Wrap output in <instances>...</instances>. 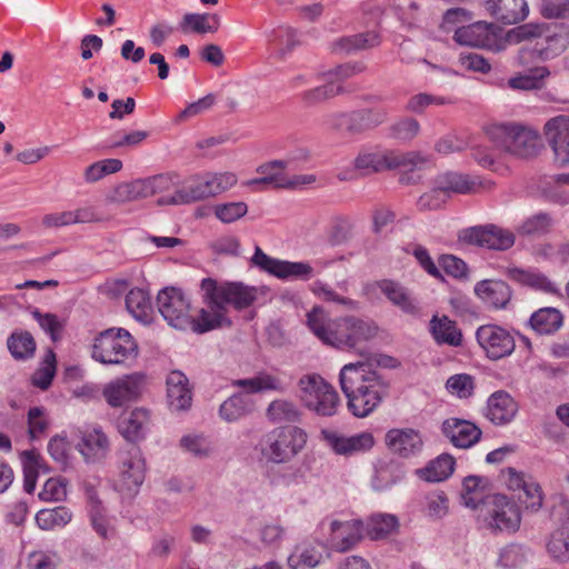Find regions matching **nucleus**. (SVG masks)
<instances>
[{"mask_svg": "<svg viewBox=\"0 0 569 569\" xmlns=\"http://www.w3.org/2000/svg\"><path fill=\"white\" fill-rule=\"evenodd\" d=\"M508 37L517 43L526 42L515 59L517 66L529 67L553 60L569 48V24L530 22L509 30Z\"/></svg>", "mask_w": 569, "mask_h": 569, "instance_id": "obj_1", "label": "nucleus"}, {"mask_svg": "<svg viewBox=\"0 0 569 569\" xmlns=\"http://www.w3.org/2000/svg\"><path fill=\"white\" fill-rule=\"evenodd\" d=\"M349 411L357 418L372 413L388 396L389 385L366 362L345 365L339 373Z\"/></svg>", "mask_w": 569, "mask_h": 569, "instance_id": "obj_2", "label": "nucleus"}, {"mask_svg": "<svg viewBox=\"0 0 569 569\" xmlns=\"http://www.w3.org/2000/svg\"><path fill=\"white\" fill-rule=\"evenodd\" d=\"M307 326L323 345L340 350L353 349L378 333L371 320L353 316L331 319L321 307H313L307 313Z\"/></svg>", "mask_w": 569, "mask_h": 569, "instance_id": "obj_3", "label": "nucleus"}, {"mask_svg": "<svg viewBox=\"0 0 569 569\" xmlns=\"http://www.w3.org/2000/svg\"><path fill=\"white\" fill-rule=\"evenodd\" d=\"M431 164V157L421 151H361L353 160L355 169L365 174L382 173L385 171L393 170L410 173L429 168Z\"/></svg>", "mask_w": 569, "mask_h": 569, "instance_id": "obj_4", "label": "nucleus"}, {"mask_svg": "<svg viewBox=\"0 0 569 569\" xmlns=\"http://www.w3.org/2000/svg\"><path fill=\"white\" fill-rule=\"evenodd\" d=\"M91 356L103 365H123L137 358L138 345L128 330L110 328L94 338Z\"/></svg>", "mask_w": 569, "mask_h": 569, "instance_id": "obj_5", "label": "nucleus"}, {"mask_svg": "<svg viewBox=\"0 0 569 569\" xmlns=\"http://www.w3.org/2000/svg\"><path fill=\"white\" fill-rule=\"evenodd\" d=\"M301 403L320 417H332L340 406L336 389L318 373H307L298 380Z\"/></svg>", "mask_w": 569, "mask_h": 569, "instance_id": "obj_6", "label": "nucleus"}, {"mask_svg": "<svg viewBox=\"0 0 569 569\" xmlns=\"http://www.w3.org/2000/svg\"><path fill=\"white\" fill-rule=\"evenodd\" d=\"M488 134L498 147L521 158L535 157L542 148L538 131L520 124H496Z\"/></svg>", "mask_w": 569, "mask_h": 569, "instance_id": "obj_7", "label": "nucleus"}, {"mask_svg": "<svg viewBox=\"0 0 569 569\" xmlns=\"http://www.w3.org/2000/svg\"><path fill=\"white\" fill-rule=\"evenodd\" d=\"M147 462L141 449L131 446L121 450L118 457V473L113 481V488L122 500H132L144 482Z\"/></svg>", "mask_w": 569, "mask_h": 569, "instance_id": "obj_8", "label": "nucleus"}, {"mask_svg": "<svg viewBox=\"0 0 569 569\" xmlns=\"http://www.w3.org/2000/svg\"><path fill=\"white\" fill-rule=\"evenodd\" d=\"M307 443V433L299 427L279 428L267 435L261 453L271 462L290 461Z\"/></svg>", "mask_w": 569, "mask_h": 569, "instance_id": "obj_9", "label": "nucleus"}, {"mask_svg": "<svg viewBox=\"0 0 569 569\" xmlns=\"http://www.w3.org/2000/svg\"><path fill=\"white\" fill-rule=\"evenodd\" d=\"M493 187V180H436L431 190L420 196L418 204L421 209L435 210L455 194L483 193Z\"/></svg>", "mask_w": 569, "mask_h": 569, "instance_id": "obj_10", "label": "nucleus"}, {"mask_svg": "<svg viewBox=\"0 0 569 569\" xmlns=\"http://www.w3.org/2000/svg\"><path fill=\"white\" fill-rule=\"evenodd\" d=\"M453 39L462 46L487 49L492 52L506 50L509 39L508 32L502 36L501 30L493 23L478 21L468 26L458 27L455 30Z\"/></svg>", "mask_w": 569, "mask_h": 569, "instance_id": "obj_11", "label": "nucleus"}, {"mask_svg": "<svg viewBox=\"0 0 569 569\" xmlns=\"http://www.w3.org/2000/svg\"><path fill=\"white\" fill-rule=\"evenodd\" d=\"M157 306L169 326L187 330L192 323L190 300L180 289L170 287L160 290L157 296Z\"/></svg>", "mask_w": 569, "mask_h": 569, "instance_id": "obj_12", "label": "nucleus"}, {"mask_svg": "<svg viewBox=\"0 0 569 569\" xmlns=\"http://www.w3.org/2000/svg\"><path fill=\"white\" fill-rule=\"evenodd\" d=\"M481 511H485L486 521L491 529L516 532L520 527V510L505 495L486 497Z\"/></svg>", "mask_w": 569, "mask_h": 569, "instance_id": "obj_13", "label": "nucleus"}, {"mask_svg": "<svg viewBox=\"0 0 569 569\" xmlns=\"http://www.w3.org/2000/svg\"><path fill=\"white\" fill-rule=\"evenodd\" d=\"M202 292L214 296L222 307L231 305L237 310L250 307L257 299L258 290L242 282H226L218 284L216 280L206 278L201 281Z\"/></svg>", "mask_w": 569, "mask_h": 569, "instance_id": "obj_14", "label": "nucleus"}, {"mask_svg": "<svg viewBox=\"0 0 569 569\" xmlns=\"http://www.w3.org/2000/svg\"><path fill=\"white\" fill-rule=\"evenodd\" d=\"M232 187L230 180H188L172 196L162 197L160 204H186L214 197Z\"/></svg>", "mask_w": 569, "mask_h": 569, "instance_id": "obj_15", "label": "nucleus"}, {"mask_svg": "<svg viewBox=\"0 0 569 569\" xmlns=\"http://www.w3.org/2000/svg\"><path fill=\"white\" fill-rule=\"evenodd\" d=\"M459 241L492 250H507L515 243V234L496 224L475 226L458 233Z\"/></svg>", "mask_w": 569, "mask_h": 569, "instance_id": "obj_16", "label": "nucleus"}, {"mask_svg": "<svg viewBox=\"0 0 569 569\" xmlns=\"http://www.w3.org/2000/svg\"><path fill=\"white\" fill-rule=\"evenodd\" d=\"M362 67L358 64H341L332 70L327 71L323 77L326 83L301 93V100L308 107L321 103L330 98H333L342 92L341 82L360 72Z\"/></svg>", "mask_w": 569, "mask_h": 569, "instance_id": "obj_17", "label": "nucleus"}, {"mask_svg": "<svg viewBox=\"0 0 569 569\" xmlns=\"http://www.w3.org/2000/svg\"><path fill=\"white\" fill-rule=\"evenodd\" d=\"M476 338L486 355L493 360L511 355L516 348L513 336L497 325L480 326L476 331Z\"/></svg>", "mask_w": 569, "mask_h": 569, "instance_id": "obj_18", "label": "nucleus"}, {"mask_svg": "<svg viewBox=\"0 0 569 569\" xmlns=\"http://www.w3.org/2000/svg\"><path fill=\"white\" fill-rule=\"evenodd\" d=\"M546 141L559 167H569V116L550 118L543 126Z\"/></svg>", "mask_w": 569, "mask_h": 569, "instance_id": "obj_19", "label": "nucleus"}, {"mask_svg": "<svg viewBox=\"0 0 569 569\" xmlns=\"http://www.w3.org/2000/svg\"><path fill=\"white\" fill-rule=\"evenodd\" d=\"M321 439L338 456L351 457L369 451L375 446V438L370 432H360L346 436L338 431L323 429Z\"/></svg>", "mask_w": 569, "mask_h": 569, "instance_id": "obj_20", "label": "nucleus"}, {"mask_svg": "<svg viewBox=\"0 0 569 569\" xmlns=\"http://www.w3.org/2000/svg\"><path fill=\"white\" fill-rule=\"evenodd\" d=\"M380 291L395 307L399 308L403 313L411 317H418L421 308L417 300L411 296L410 291L393 280L383 279L368 283L365 287L367 295H375Z\"/></svg>", "mask_w": 569, "mask_h": 569, "instance_id": "obj_21", "label": "nucleus"}, {"mask_svg": "<svg viewBox=\"0 0 569 569\" xmlns=\"http://www.w3.org/2000/svg\"><path fill=\"white\" fill-rule=\"evenodd\" d=\"M203 307L198 316L192 315L191 331L196 333H204L214 329L231 327L232 321L228 316V308L220 306L214 296L203 292Z\"/></svg>", "mask_w": 569, "mask_h": 569, "instance_id": "obj_22", "label": "nucleus"}, {"mask_svg": "<svg viewBox=\"0 0 569 569\" xmlns=\"http://www.w3.org/2000/svg\"><path fill=\"white\" fill-rule=\"evenodd\" d=\"M142 382L141 373L127 375L109 382L103 388L102 395L109 406L119 408L138 399Z\"/></svg>", "mask_w": 569, "mask_h": 569, "instance_id": "obj_23", "label": "nucleus"}, {"mask_svg": "<svg viewBox=\"0 0 569 569\" xmlns=\"http://www.w3.org/2000/svg\"><path fill=\"white\" fill-rule=\"evenodd\" d=\"M363 526L358 519L346 521L333 520L330 523L328 543L337 552L352 549L362 538Z\"/></svg>", "mask_w": 569, "mask_h": 569, "instance_id": "obj_24", "label": "nucleus"}, {"mask_svg": "<svg viewBox=\"0 0 569 569\" xmlns=\"http://www.w3.org/2000/svg\"><path fill=\"white\" fill-rule=\"evenodd\" d=\"M386 446L401 458H410L418 455L423 446L419 431L412 428H395L386 433Z\"/></svg>", "mask_w": 569, "mask_h": 569, "instance_id": "obj_25", "label": "nucleus"}, {"mask_svg": "<svg viewBox=\"0 0 569 569\" xmlns=\"http://www.w3.org/2000/svg\"><path fill=\"white\" fill-rule=\"evenodd\" d=\"M441 430L455 447L462 449L470 448L481 437V430L475 423L459 418L446 419Z\"/></svg>", "mask_w": 569, "mask_h": 569, "instance_id": "obj_26", "label": "nucleus"}, {"mask_svg": "<svg viewBox=\"0 0 569 569\" xmlns=\"http://www.w3.org/2000/svg\"><path fill=\"white\" fill-rule=\"evenodd\" d=\"M483 7L495 20L503 24H516L529 13L526 0H485Z\"/></svg>", "mask_w": 569, "mask_h": 569, "instance_id": "obj_27", "label": "nucleus"}, {"mask_svg": "<svg viewBox=\"0 0 569 569\" xmlns=\"http://www.w3.org/2000/svg\"><path fill=\"white\" fill-rule=\"evenodd\" d=\"M151 415L144 408H136L130 412H124L118 420V430L129 442L142 440L150 429Z\"/></svg>", "mask_w": 569, "mask_h": 569, "instance_id": "obj_28", "label": "nucleus"}, {"mask_svg": "<svg viewBox=\"0 0 569 569\" xmlns=\"http://www.w3.org/2000/svg\"><path fill=\"white\" fill-rule=\"evenodd\" d=\"M167 180H122L108 198L113 202H126L153 194Z\"/></svg>", "mask_w": 569, "mask_h": 569, "instance_id": "obj_29", "label": "nucleus"}, {"mask_svg": "<svg viewBox=\"0 0 569 569\" xmlns=\"http://www.w3.org/2000/svg\"><path fill=\"white\" fill-rule=\"evenodd\" d=\"M475 293L488 307L503 309L511 299L510 287L501 280H482L475 286Z\"/></svg>", "mask_w": 569, "mask_h": 569, "instance_id": "obj_30", "label": "nucleus"}, {"mask_svg": "<svg viewBox=\"0 0 569 569\" xmlns=\"http://www.w3.org/2000/svg\"><path fill=\"white\" fill-rule=\"evenodd\" d=\"M167 398L174 411L187 410L191 406L192 393L187 377L181 371H172L167 378Z\"/></svg>", "mask_w": 569, "mask_h": 569, "instance_id": "obj_31", "label": "nucleus"}, {"mask_svg": "<svg viewBox=\"0 0 569 569\" xmlns=\"http://www.w3.org/2000/svg\"><path fill=\"white\" fill-rule=\"evenodd\" d=\"M80 441L77 447L87 461L103 458L109 449L107 436L98 428L80 430Z\"/></svg>", "mask_w": 569, "mask_h": 569, "instance_id": "obj_32", "label": "nucleus"}, {"mask_svg": "<svg viewBox=\"0 0 569 569\" xmlns=\"http://www.w3.org/2000/svg\"><path fill=\"white\" fill-rule=\"evenodd\" d=\"M523 73H518L508 79V87L512 90L533 91L546 87L551 71L547 66H529Z\"/></svg>", "mask_w": 569, "mask_h": 569, "instance_id": "obj_33", "label": "nucleus"}, {"mask_svg": "<svg viewBox=\"0 0 569 569\" xmlns=\"http://www.w3.org/2000/svg\"><path fill=\"white\" fill-rule=\"evenodd\" d=\"M86 497L92 528L99 537L109 539L113 535L114 529L110 526L106 509L97 490L92 486H86Z\"/></svg>", "mask_w": 569, "mask_h": 569, "instance_id": "obj_34", "label": "nucleus"}, {"mask_svg": "<svg viewBox=\"0 0 569 569\" xmlns=\"http://www.w3.org/2000/svg\"><path fill=\"white\" fill-rule=\"evenodd\" d=\"M518 411V406L511 396L505 391H497L488 399L487 417L495 425L510 422Z\"/></svg>", "mask_w": 569, "mask_h": 569, "instance_id": "obj_35", "label": "nucleus"}, {"mask_svg": "<svg viewBox=\"0 0 569 569\" xmlns=\"http://www.w3.org/2000/svg\"><path fill=\"white\" fill-rule=\"evenodd\" d=\"M429 331L437 345L460 347L462 345V332L456 322L447 316H433L429 322Z\"/></svg>", "mask_w": 569, "mask_h": 569, "instance_id": "obj_36", "label": "nucleus"}, {"mask_svg": "<svg viewBox=\"0 0 569 569\" xmlns=\"http://www.w3.org/2000/svg\"><path fill=\"white\" fill-rule=\"evenodd\" d=\"M252 398L244 392H237L226 399L219 408V416L227 422H234L253 410Z\"/></svg>", "mask_w": 569, "mask_h": 569, "instance_id": "obj_37", "label": "nucleus"}, {"mask_svg": "<svg viewBox=\"0 0 569 569\" xmlns=\"http://www.w3.org/2000/svg\"><path fill=\"white\" fill-rule=\"evenodd\" d=\"M221 20L217 13H186L179 28L183 33L194 32L199 34L214 33L220 28Z\"/></svg>", "mask_w": 569, "mask_h": 569, "instance_id": "obj_38", "label": "nucleus"}, {"mask_svg": "<svg viewBox=\"0 0 569 569\" xmlns=\"http://www.w3.org/2000/svg\"><path fill=\"white\" fill-rule=\"evenodd\" d=\"M529 323L539 335H552L562 327L563 316L557 308L545 307L531 315Z\"/></svg>", "mask_w": 569, "mask_h": 569, "instance_id": "obj_39", "label": "nucleus"}, {"mask_svg": "<svg viewBox=\"0 0 569 569\" xmlns=\"http://www.w3.org/2000/svg\"><path fill=\"white\" fill-rule=\"evenodd\" d=\"M231 385L233 387L244 389L247 395L270 390L282 393L287 390V387L281 379L270 373H259L252 378L232 380Z\"/></svg>", "mask_w": 569, "mask_h": 569, "instance_id": "obj_40", "label": "nucleus"}, {"mask_svg": "<svg viewBox=\"0 0 569 569\" xmlns=\"http://www.w3.org/2000/svg\"><path fill=\"white\" fill-rule=\"evenodd\" d=\"M266 416L273 423H295L301 420L302 412L292 400L276 399L267 407Z\"/></svg>", "mask_w": 569, "mask_h": 569, "instance_id": "obj_41", "label": "nucleus"}, {"mask_svg": "<svg viewBox=\"0 0 569 569\" xmlns=\"http://www.w3.org/2000/svg\"><path fill=\"white\" fill-rule=\"evenodd\" d=\"M379 43V34L375 31H368L338 39L333 43V49L339 52L351 53L353 51L373 48Z\"/></svg>", "mask_w": 569, "mask_h": 569, "instance_id": "obj_42", "label": "nucleus"}, {"mask_svg": "<svg viewBox=\"0 0 569 569\" xmlns=\"http://www.w3.org/2000/svg\"><path fill=\"white\" fill-rule=\"evenodd\" d=\"M7 347L16 360H27L36 352V341L32 335L23 330H14L7 339Z\"/></svg>", "mask_w": 569, "mask_h": 569, "instance_id": "obj_43", "label": "nucleus"}, {"mask_svg": "<svg viewBox=\"0 0 569 569\" xmlns=\"http://www.w3.org/2000/svg\"><path fill=\"white\" fill-rule=\"evenodd\" d=\"M455 459L448 453H442L430 461L426 468L420 470V477L429 482H440L451 476L455 470Z\"/></svg>", "mask_w": 569, "mask_h": 569, "instance_id": "obj_44", "label": "nucleus"}, {"mask_svg": "<svg viewBox=\"0 0 569 569\" xmlns=\"http://www.w3.org/2000/svg\"><path fill=\"white\" fill-rule=\"evenodd\" d=\"M71 511L64 506H59L39 510L36 515V522L40 529L49 531L64 527L71 521Z\"/></svg>", "mask_w": 569, "mask_h": 569, "instance_id": "obj_45", "label": "nucleus"}, {"mask_svg": "<svg viewBox=\"0 0 569 569\" xmlns=\"http://www.w3.org/2000/svg\"><path fill=\"white\" fill-rule=\"evenodd\" d=\"M127 310L140 321H148L151 317V301L147 291L134 288L126 297Z\"/></svg>", "mask_w": 569, "mask_h": 569, "instance_id": "obj_46", "label": "nucleus"}, {"mask_svg": "<svg viewBox=\"0 0 569 569\" xmlns=\"http://www.w3.org/2000/svg\"><path fill=\"white\" fill-rule=\"evenodd\" d=\"M269 43L273 47L274 53L283 59L299 43L297 32L291 27H279L269 36Z\"/></svg>", "mask_w": 569, "mask_h": 569, "instance_id": "obj_47", "label": "nucleus"}, {"mask_svg": "<svg viewBox=\"0 0 569 569\" xmlns=\"http://www.w3.org/2000/svg\"><path fill=\"white\" fill-rule=\"evenodd\" d=\"M322 551L313 545H303L288 558V563L292 569L315 568L322 560Z\"/></svg>", "mask_w": 569, "mask_h": 569, "instance_id": "obj_48", "label": "nucleus"}, {"mask_svg": "<svg viewBox=\"0 0 569 569\" xmlns=\"http://www.w3.org/2000/svg\"><path fill=\"white\" fill-rule=\"evenodd\" d=\"M482 481L483 479L477 476H468L463 479L461 498L465 506L471 509L482 508L487 497L481 486Z\"/></svg>", "mask_w": 569, "mask_h": 569, "instance_id": "obj_49", "label": "nucleus"}, {"mask_svg": "<svg viewBox=\"0 0 569 569\" xmlns=\"http://www.w3.org/2000/svg\"><path fill=\"white\" fill-rule=\"evenodd\" d=\"M509 277L526 286H530L536 289H541L546 292H553L555 286L553 283L542 273L523 270L519 268H511L508 271Z\"/></svg>", "mask_w": 569, "mask_h": 569, "instance_id": "obj_50", "label": "nucleus"}, {"mask_svg": "<svg viewBox=\"0 0 569 569\" xmlns=\"http://www.w3.org/2000/svg\"><path fill=\"white\" fill-rule=\"evenodd\" d=\"M538 189L541 197L546 200L568 203L569 202V180H538Z\"/></svg>", "mask_w": 569, "mask_h": 569, "instance_id": "obj_51", "label": "nucleus"}, {"mask_svg": "<svg viewBox=\"0 0 569 569\" xmlns=\"http://www.w3.org/2000/svg\"><path fill=\"white\" fill-rule=\"evenodd\" d=\"M529 553L523 546L511 543L501 549L498 562L505 569H520L527 563Z\"/></svg>", "mask_w": 569, "mask_h": 569, "instance_id": "obj_52", "label": "nucleus"}, {"mask_svg": "<svg viewBox=\"0 0 569 569\" xmlns=\"http://www.w3.org/2000/svg\"><path fill=\"white\" fill-rule=\"evenodd\" d=\"M552 226V218L546 212L536 213L526 220L517 228L520 236H542L550 231Z\"/></svg>", "mask_w": 569, "mask_h": 569, "instance_id": "obj_53", "label": "nucleus"}, {"mask_svg": "<svg viewBox=\"0 0 569 569\" xmlns=\"http://www.w3.org/2000/svg\"><path fill=\"white\" fill-rule=\"evenodd\" d=\"M398 527V519L392 515H373L367 525V533L373 540L385 538Z\"/></svg>", "mask_w": 569, "mask_h": 569, "instance_id": "obj_54", "label": "nucleus"}, {"mask_svg": "<svg viewBox=\"0 0 569 569\" xmlns=\"http://www.w3.org/2000/svg\"><path fill=\"white\" fill-rule=\"evenodd\" d=\"M389 111L383 107L368 108L356 111L359 133L375 129L388 120Z\"/></svg>", "mask_w": 569, "mask_h": 569, "instance_id": "obj_55", "label": "nucleus"}, {"mask_svg": "<svg viewBox=\"0 0 569 569\" xmlns=\"http://www.w3.org/2000/svg\"><path fill=\"white\" fill-rule=\"evenodd\" d=\"M311 180H249L252 191L305 190Z\"/></svg>", "mask_w": 569, "mask_h": 569, "instance_id": "obj_56", "label": "nucleus"}, {"mask_svg": "<svg viewBox=\"0 0 569 569\" xmlns=\"http://www.w3.org/2000/svg\"><path fill=\"white\" fill-rule=\"evenodd\" d=\"M56 373V355L50 349L47 351L39 369L36 370V372L32 376V383L42 389L46 390L50 387L52 379Z\"/></svg>", "mask_w": 569, "mask_h": 569, "instance_id": "obj_57", "label": "nucleus"}, {"mask_svg": "<svg viewBox=\"0 0 569 569\" xmlns=\"http://www.w3.org/2000/svg\"><path fill=\"white\" fill-rule=\"evenodd\" d=\"M547 549L553 559L558 561L569 560V529L560 528L552 532Z\"/></svg>", "mask_w": 569, "mask_h": 569, "instance_id": "obj_58", "label": "nucleus"}, {"mask_svg": "<svg viewBox=\"0 0 569 569\" xmlns=\"http://www.w3.org/2000/svg\"><path fill=\"white\" fill-rule=\"evenodd\" d=\"M326 124L333 130L347 131L351 134L359 133L356 111L330 113L326 117Z\"/></svg>", "mask_w": 569, "mask_h": 569, "instance_id": "obj_59", "label": "nucleus"}, {"mask_svg": "<svg viewBox=\"0 0 569 569\" xmlns=\"http://www.w3.org/2000/svg\"><path fill=\"white\" fill-rule=\"evenodd\" d=\"M419 131L420 124L413 118H402L389 128L390 137L400 141H411Z\"/></svg>", "mask_w": 569, "mask_h": 569, "instance_id": "obj_60", "label": "nucleus"}, {"mask_svg": "<svg viewBox=\"0 0 569 569\" xmlns=\"http://www.w3.org/2000/svg\"><path fill=\"white\" fill-rule=\"evenodd\" d=\"M180 446L197 458L208 457L211 452V443L202 435H187L181 438Z\"/></svg>", "mask_w": 569, "mask_h": 569, "instance_id": "obj_61", "label": "nucleus"}, {"mask_svg": "<svg viewBox=\"0 0 569 569\" xmlns=\"http://www.w3.org/2000/svg\"><path fill=\"white\" fill-rule=\"evenodd\" d=\"M247 212L248 206L242 201L222 203L214 207L216 217L223 223H232L242 218Z\"/></svg>", "mask_w": 569, "mask_h": 569, "instance_id": "obj_62", "label": "nucleus"}, {"mask_svg": "<svg viewBox=\"0 0 569 569\" xmlns=\"http://www.w3.org/2000/svg\"><path fill=\"white\" fill-rule=\"evenodd\" d=\"M523 497L520 496L519 500L525 505L527 510L537 512L543 505V491L541 486L531 479L530 482L522 489Z\"/></svg>", "mask_w": 569, "mask_h": 569, "instance_id": "obj_63", "label": "nucleus"}, {"mask_svg": "<svg viewBox=\"0 0 569 569\" xmlns=\"http://www.w3.org/2000/svg\"><path fill=\"white\" fill-rule=\"evenodd\" d=\"M539 12L546 19H569V0H540Z\"/></svg>", "mask_w": 569, "mask_h": 569, "instance_id": "obj_64", "label": "nucleus"}]
</instances>
